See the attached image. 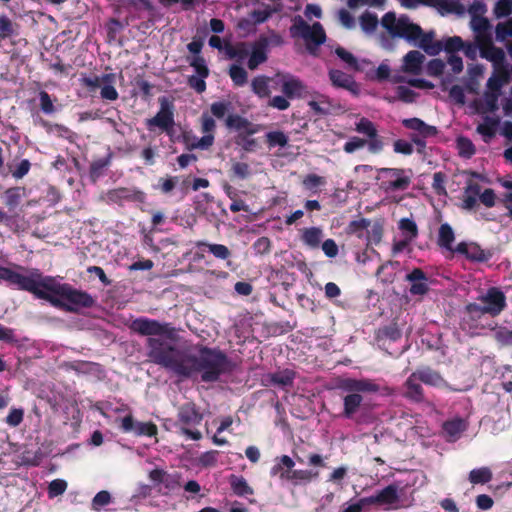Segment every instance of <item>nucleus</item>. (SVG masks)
I'll use <instances>...</instances> for the list:
<instances>
[{"label":"nucleus","instance_id":"obj_38","mask_svg":"<svg viewBox=\"0 0 512 512\" xmlns=\"http://www.w3.org/2000/svg\"><path fill=\"white\" fill-rule=\"evenodd\" d=\"M270 79L264 76H258L252 80V91L260 98L269 97L271 90L269 88Z\"/></svg>","mask_w":512,"mask_h":512},{"label":"nucleus","instance_id":"obj_20","mask_svg":"<svg viewBox=\"0 0 512 512\" xmlns=\"http://www.w3.org/2000/svg\"><path fill=\"white\" fill-rule=\"evenodd\" d=\"M455 252L465 255L468 259L473 261H486L490 254L484 251L478 244L474 242H462L459 243Z\"/></svg>","mask_w":512,"mask_h":512},{"label":"nucleus","instance_id":"obj_44","mask_svg":"<svg viewBox=\"0 0 512 512\" xmlns=\"http://www.w3.org/2000/svg\"><path fill=\"white\" fill-rule=\"evenodd\" d=\"M295 373L292 370L285 369L271 375V381L278 386L286 387L292 384Z\"/></svg>","mask_w":512,"mask_h":512},{"label":"nucleus","instance_id":"obj_15","mask_svg":"<svg viewBox=\"0 0 512 512\" xmlns=\"http://www.w3.org/2000/svg\"><path fill=\"white\" fill-rule=\"evenodd\" d=\"M173 125L174 116L172 106L163 100L161 102V108L159 112L153 118L147 120V126L149 129L158 127L162 131L169 133Z\"/></svg>","mask_w":512,"mask_h":512},{"label":"nucleus","instance_id":"obj_14","mask_svg":"<svg viewBox=\"0 0 512 512\" xmlns=\"http://www.w3.org/2000/svg\"><path fill=\"white\" fill-rule=\"evenodd\" d=\"M275 81L281 88L283 94L290 99L299 98L305 92V85L303 82L290 74H278Z\"/></svg>","mask_w":512,"mask_h":512},{"label":"nucleus","instance_id":"obj_30","mask_svg":"<svg viewBox=\"0 0 512 512\" xmlns=\"http://www.w3.org/2000/svg\"><path fill=\"white\" fill-rule=\"evenodd\" d=\"M402 124L411 130L417 131L420 136L427 138L437 134V129L434 126L426 124L419 118L404 119Z\"/></svg>","mask_w":512,"mask_h":512},{"label":"nucleus","instance_id":"obj_10","mask_svg":"<svg viewBox=\"0 0 512 512\" xmlns=\"http://www.w3.org/2000/svg\"><path fill=\"white\" fill-rule=\"evenodd\" d=\"M130 328L141 335L158 336L159 338L156 339L163 343L164 346L172 347L170 344L165 342V339H172L173 336V330L167 324H162L156 320L141 317L133 320ZM150 339L151 338H149L148 341ZM148 347L150 352L151 347L149 344ZM149 357L151 358L150 355Z\"/></svg>","mask_w":512,"mask_h":512},{"label":"nucleus","instance_id":"obj_29","mask_svg":"<svg viewBox=\"0 0 512 512\" xmlns=\"http://www.w3.org/2000/svg\"><path fill=\"white\" fill-rule=\"evenodd\" d=\"M424 55L416 50L408 52L403 58L402 69L404 72L418 74L422 69Z\"/></svg>","mask_w":512,"mask_h":512},{"label":"nucleus","instance_id":"obj_6","mask_svg":"<svg viewBox=\"0 0 512 512\" xmlns=\"http://www.w3.org/2000/svg\"><path fill=\"white\" fill-rule=\"evenodd\" d=\"M506 306V297L497 288H490L478 297V303L467 305L466 309L471 315L489 314L497 316Z\"/></svg>","mask_w":512,"mask_h":512},{"label":"nucleus","instance_id":"obj_33","mask_svg":"<svg viewBox=\"0 0 512 512\" xmlns=\"http://www.w3.org/2000/svg\"><path fill=\"white\" fill-rule=\"evenodd\" d=\"M499 122L498 116H485L483 122L477 126V132L487 140L495 135Z\"/></svg>","mask_w":512,"mask_h":512},{"label":"nucleus","instance_id":"obj_1","mask_svg":"<svg viewBox=\"0 0 512 512\" xmlns=\"http://www.w3.org/2000/svg\"><path fill=\"white\" fill-rule=\"evenodd\" d=\"M0 281L17 289L29 291L36 297L49 301L53 306L67 311H76L92 303L88 294L61 283L59 278L44 276L37 269L0 266Z\"/></svg>","mask_w":512,"mask_h":512},{"label":"nucleus","instance_id":"obj_7","mask_svg":"<svg viewBox=\"0 0 512 512\" xmlns=\"http://www.w3.org/2000/svg\"><path fill=\"white\" fill-rule=\"evenodd\" d=\"M290 32L292 36L302 38L311 53H314L315 49L326 39L324 29L320 23L316 22L309 25L301 17L294 20Z\"/></svg>","mask_w":512,"mask_h":512},{"label":"nucleus","instance_id":"obj_28","mask_svg":"<svg viewBox=\"0 0 512 512\" xmlns=\"http://www.w3.org/2000/svg\"><path fill=\"white\" fill-rule=\"evenodd\" d=\"M324 237L320 227H308L301 230V241L310 249H318Z\"/></svg>","mask_w":512,"mask_h":512},{"label":"nucleus","instance_id":"obj_48","mask_svg":"<svg viewBox=\"0 0 512 512\" xmlns=\"http://www.w3.org/2000/svg\"><path fill=\"white\" fill-rule=\"evenodd\" d=\"M369 506V500L367 497H364L357 501L350 500L344 503L339 512H362Z\"/></svg>","mask_w":512,"mask_h":512},{"label":"nucleus","instance_id":"obj_24","mask_svg":"<svg viewBox=\"0 0 512 512\" xmlns=\"http://www.w3.org/2000/svg\"><path fill=\"white\" fill-rule=\"evenodd\" d=\"M178 418L187 426H195L201 423L203 415L196 409L195 404L186 403L179 409Z\"/></svg>","mask_w":512,"mask_h":512},{"label":"nucleus","instance_id":"obj_47","mask_svg":"<svg viewBox=\"0 0 512 512\" xmlns=\"http://www.w3.org/2000/svg\"><path fill=\"white\" fill-rule=\"evenodd\" d=\"M496 40L504 42L508 38H512V17L507 21L500 22L495 27Z\"/></svg>","mask_w":512,"mask_h":512},{"label":"nucleus","instance_id":"obj_23","mask_svg":"<svg viewBox=\"0 0 512 512\" xmlns=\"http://www.w3.org/2000/svg\"><path fill=\"white\" fill-rule=\"evenodd\" d=\"M427 6L435 8L441 15L462 14L465 11L459 0H428Z\"/></svg>","mask_w":512,"mask_h":512},{"label":"nucleus","instance_id":"obj_18","mask_svg":"<svg viewBox=\"0 0 512 512\" xmlns=\"http://www.w3.org/2000/svg\"><path fill=\"white\" fill-rule=\"evenodd\" d=\"M369 505L392 507L398 503L399 495L395 486H387L378 493L367 497Z\"/></svg>","mask_w":512,"mask_h":512},{"label":"nucleus","instance_id":"obj_22","mask_svg":"<svg viewBox=\"0 0 512 512\" xmlns=\"http://www.w3.org/2000/svg\"><path fill=\"white\" fill-rule=\"evenodd\" d=\"M470 27L474 32L476 42H483L492 37L490 23L487 18L482 16L471 17Z\"/></svg>","mask_w":512,"mask_h":512},{"label":"nucleus","instance_id":"obj_8","mask_svg":"<svg viewBox=\"0 0 512 512\" xmlns=\"http://www.w3.org/2000/svg\"><path fill=\"white\" fill-rule=\"evenodd\" d=\"M381 25L391 36L401 37L407 41L420 33V26L412 23L407 16L397 17L393 12H388L383 16Z\"/></svg>","mask_w":512,"mask_h":512},{"label":"nucleus","instance_id":"obj_53","mask_svg":"<svg viewBox=\"0 0 512 512\" xmlns=\"http://www.w3.org/2000/svg\"><path fill=\"white\" fill-rule=\"evenodd\" d=\"M366 145L368 146L367 140L357 136H353L344 144L343 149L346 153L351 154L357 150L364 148Z\"/></svg>","mask_w":512,"mask_h":512},{"label":"nucleus","instance_id":"obj_55","mask_svg":"<svg viewBox=\"0 0 512 512\" xmlns=\"http://www.w3.org/2000/svg\"><path fill=\"white\" fill-rule=\"evenodd\" d=\"M464 47V41L459 36L449 37L444 41L443 49L449 54L460 51Z\"/></svg>","mask_w":512,"mask_h":512},{"label":"nucleus","instance_id":"obj_3","mask_svg":"<svg viewBox=\"0 0 512 512\" xmlns=\"http://www.w3.org/2000/svg\"><path fill=\"white\" fill-rule=\"evenodd\" d=\"M101 413L105 417L119 423V427L124 432H133L137 436L145 435L150 437L157 434L155 424L151 422H135L128 407L124 404H109L101 409Z\"/></svg>","mask_w":512,"mask_h":512},{"label":"nucleus","instance_id":"obj_34","mask_svg":"<svg viewBox=\"0 0 512 512\" xmlns=\"http://www.w3.org/2000/svg\"><path fill=\"white\" fill-rule=\"evenodd\" d=\"M415 376L427 385L435 387H442L445 385L444 379L437 372L432 371L429 368L419 369L415 372Z\"/></svg>","mask_w":512,"mask_h":512},{"label":"nucleus","instance_id":"obj_4","mask_svg":"<svg viewBox=\"0 0 512 512\" xmlns=\"http://www.w3.org/2000/svg\"><path fill=\"white\" fill-rule=\"evenodd\" d=\"M338 387L347 393L343 398V402L344 415L348 418L358 410L363 401L360 393L376 392L378 390V386L369 380L352 378L340 380Z\"/></svg>","mask_w":512,"mask_h":512},{"label":"nucleus","instance_id":"obj_13","mask_svg":"<svg viewBox=\"0 0 512 512\" xmlns=\"http://www.w3.org/2000/svg\"><path fill=\"white\" fill-rule=\"evenodd\" d=\"M355 130L368 138V151L370 153L378 154L383 150L384 141L378 135L376 126L372 121L364 117L359 119V121L355 124Z\"/></svg>","mask_w":512,"mask_h":512},{"label":"nucleus","instance_id":"obj_37","mask_svg":"<svg viewBox=\"0 0 512 512\" xmlns=\"http://www.w3.org/2000/svg\"><path fill=\"white\" fill-rule=\"evenodd\" d=\"M229 482L236 495L246 496L253 494V489L248 485L247 481L243 477L232 475Z\"/></svg>","mask_w":512,"mask_h":512},{"label":"nucleus","instance_id":"obj_43","mask_svg":"<svg viewBox=\"0 0 512 512\" xmlns=\"http://www.w3.org/2000/svg\"><path fill=\"white\" fill-rule=\"evenodd\" d=\"M308 105L319 114H328L332 108L329 98L324 95H319L315 99L310 100Z\"/></svg>","mask_w":512,"mask_h":512},{"label":"nucleus","instance_id":"obj_46","mask_svg":"<svg viewBox=\"0 0 512 512\" xmlns=\"http://www.w3.org/2000/svg\"><path fill=\"white\" fill-rule=\"evenodd\" d=\"M465 427V422L462 419L457 418L447 421L444 424L443 429L451 438H456L462 431H464Z\"/></svg>","mask_w":512,"mask_h":512},{"label":"nucleus","instance_id":"obj_62","mask_svg":"<svg viewBox=\"0 0 512 512\" xmlns=\"http://www.w3.org/2000/svg\"><path fill=\"white\" fill-rule=\"evenodd\" d=\"M347 476V467L340 466L333 470L329 475L328 481L336 484L340 488H343V480Z\"/></svg>","mask_w":512,"mask_h":512},{"label":"nucleus","instance_id":"obj_21","mask_svg":"<svg viewBox=\"0 0 512 512\" xmlns=\"http://www.w3.org/2000/svg\"><path fill=\"white\" fill-rule=\"evenodd\" d=\"M226 126L238 134H255L259 131L257 125L238 115H229L226 119Z\"/></svg>","mask_w":512,"mask_h":512},{"label":"nucleus","instance_id":"obj_32","mask_svg":"<svg viewBox=\"0 0 512 512\" xmlns=\"http://www.w3.org/2000/svg\"><path fill=\"white\" fill-rule=\"evenodd\" d=\"M25 196V189L21 187H13L7 189L3 195L2 200L3 203L9 210L15 209L21 202L22 198Z\"/></svg>","mask_w":512,"mask_h":512},{"label":"nucleus","instance_id":"obj_2","mask_svg":"<svg viewBox=\"0 0 512 512\" xmlns=\"http://www.w3.org/2000/svg\"><path fill=\"white\" fill-rule=\"evenodd\" d=\"M150 356L153 362L160 364L180 376L202 373L204 381H215L227 368L226 356L217 350L202 349L198 358L187 356L173 347L164 346L157 339H150Z\"/></svg>","mask_w":512,"mask_h":512},{"label":"nucleus","instance_id":"obj_59","mask_svg":"<svg viewBox=\"0 0 512 512\" xmlns=\"http://www.w3.org/2000/svg\"><path fill=\"white\" fill-rule=\"evenodd\" d=\"M325 184V178L316 174H309L303 180V185L308 190H315L316 188Z\"/></svg>","mask_w":512,"mask_h":512},{"label":"nucleus","instance_id":"obj_36","mask_svg":"<svg viewBox=\"0 0 512 512\" xmlns=\"http://www.w3.org/2000/svg\"><path fill=\"white\" fill-rule=\"evenodd\" d=\"M367 230V238L370 243L377 244L382 238V226L379 223L371 224L369 221L362 219L360 222L355 223Z\"/></svg>","mask_w":512,"mask_h":512},{"label":"nucleus","instance_id":"obj_5","mask_svg":"<svg viewBox=\"0 0 512 512\" xmlns=\"http://www.w3.org/2000/svg\"><path fill=\"white\" fill-rule=\"evenodd\" d=\"M508 81L506 71H494L486 83V89L481 100L476 101L475 111L479 114L493 113L498 110L501 90Z\"/></svg>","mask_w":512,"mask_h":512},{"label":"nucleus","instance_id":"obj_50","mask_svg":"<svg viewBox=\"0 0 512 512\" xmlns=\"http://www.w3.org/2000/svg\"><path fill=\"white\" fill-rule=\"evenodd\" d=\"M457 149L459 154L465 158H470L475 153L472 141L466 137H459L457 139Z\"/></svg>","mask_w":512,"mask_h":512},{"label":"nucleus","instance_id":"obj_16","mask_svg":"<svg viewBox=\"0 0 512 512\" xmlns=\"http://www.w3.org/2000/svg\"><path fill=\"white\" fill-rule=\"evenodd\" d=\"M480 44V56L493 63L495 71H504L501 66L505 60V52L503 49L493 44L492 37L478 42Z\"/></svg>","mask_w":512,"mask_h":512},{"label":"nucleus","instance_id":"obj_61","mask_svg":"<svg viewBox=\"0 0 512 512\" xmlns=\"http://www.w3.org/2000/svg\"><path fill=\"white\" fill-rule=\"evenodd\" d=\"M251 134H238L236 137V144L241 146L246 152H251L256 147V141L250 138Z\"/></svg>","mask_w":512,"mask_h":512},{"label":"nucleus","instance_id":"obj_11","mask_svg":"<svg viewBox=\"0 0 512 512\" xmlns=\"http://www.w3.org/2000/svg\"><path fill=\"white\" fill-rule=\"evenodd\" d=\"M149 479L162 495H170L181 487V475L177 472L153 469L149 472Z\"/></svg>","mask_w":512,"mask_h":512},{"label":"nucleus","instance_id":"obj_56","mask_svg":"<svg viewBox=\"0 0 512 512\" xmlns=\"http://www.w3.org/2000/svg\"><path fill=\"white\" fill-rule=\"evenodd\" d=\"M233 175L239 179H246L251 174L250 166L244 162L234 161L231 166Z\"/></svg>","mask_w":512,"mask_h":512},{"label":"nucleus","instance_id":"obj_19","mask_svg":"<svg viewBox=\"0 0 512 512\" xmlns=\"http://www.w3.org/2000/svg\"><path fill=\"white\" fill-rule=\"evenodd\" d=\"M294 466L295 462L290 456L282 455L275 458L270 474L278 477L281 481L289 482Z\"/></svg>","mask_w":512,"mask_h":512},{"label":"nucleus","instance_id":"obj_41","mask_svg":"<svg viewBox=\"0 0 512 512\" xmlns=\"http://www.w3.org/2000/svg\"><path fill=\"white\" fill-rule=\"evenodd\" d=\"M289 482L293 485H300L303 483L310 482L311 480L318 477V472H312L310 470H295L292 468Z\"/></svg>","mask_w":512,"mask_h":512},{"label":"nucleus","instance_id":"obj_58","mask_svg":"<svg viewBox=\"0 0 512 512\" xmlns=\"http://www.w3.org/2000/svg\"><path fill=\"white\" fill-rule=\"evenodd\" d=\"M111 502V495L108 491L98 492L92 500V508L99 511Z\"/></svg>","mask_w":512,"mask_h":512},{"label":"nucleus","instance_id":"obj_64","mask_svg":"<svg viewBox=\"0 0 512 512\" xmlns=\"http://www.w3.org/2000/svg\"><path fill=\"white\" fill-rule=\"evenodd\" d=\"M499 181L501 185L507 189V193L505 194V204L510 215L512 216V181L509 179H500Z\"/></svg>","mask_w":512,"mask_h":512},{"label":"nucleus","instance_id":"obj_12","mask_svg":"<svg viewBox=\"0 0 512 512\" xmlns=\"http://www.w3.org/2000/svg\"><path fill=\"white\" fill-rule=\"evenodd\" d=\"M268 45L269 40L261 37L251 45L250 49L245 44H240L237 46V50L240 54H249L248 67L254 70L258 65L266 61Z\"/></svg>","mask_w":512,"mask_h":512},{"label":"nucleus","instance_id":"obj_39","mask_svg":"<svg viewBox=\"0 0 512 512\" xmlns=\"http://www.w3.org/2000/svg\"><path fill=\"white\" fill-rule=\"evenodd\" d=\"M398 228L401 235L408 240H414L418 235V228L416 223L410 218H402L398 223Z\"/></svg>","mask_w":512,"mask_h":512},{"label":"nucleus","instance_id":"obj_63","mask_svg":"<svg viewBox=\"0 0 512 512\" xmlns=\"http://www.w3.org/2000/svg\"><path fill=\"white\" fill-rule=\"evenodd\" d=\"M40 107L45 114H52L55 112V107L49 94L45 91L39 93Z\"/></svg>","mask_w":512,"mask_h":512},{"label":"nucleus","instance_id":"obj_57","mask_svg":"<svg viewBox=\"0 0 512 512\" xmlns=\"http://www.w3.org/2000/svg\"><path fill=\"white\" fill-rule=\"evenodd\" d=\"M266 138L270 146L284 147L288 143V137L281 131L269 132Z\"/></svg>","mask_w":512,"mask_h":512},{"label":"nucleus","instance_id":"obj_45","mask_svg":"<svg viewBox=\"0 0 512 512\" xmlns=\"http://www.w3.org/2000/svg\"><path fill=\"white\" fill-rule=\"evenodd\" d=\"M492 478V473L489 468L481 467L473 469L469 474V480L472 484H485Z\"/></svg>","mask_w":512,"mask_h":512},{"label":"nucleus","instance_id":"obj_31","mask_svg":"<svg viewBox=\"0 0 512 512\" xmlns=\"http://www.w3.org/2000/svg\"><path fill=\"white\" fill-rule=\"evenodd\" d=\"M480 195V186L470 182L462 196V208L472 210L476 207Z\"/></svg>","mask_w":512,"mask_h":512},{"label":"nucleus","instance_id":"obj_49","mask_svg":"<svg viewBox=\"0 0 512 512\" xmlns=\"http://www.w3.org/2000/svg\"><path fill=\"white\" fill-rule=\"evenodd\" d=\"M197 246H206L210 253L214 255V257L218 259H227L230 256L229 249L222 244H209L205 242L197 243Z\"/></svg>","mask_w":512,"mask_h":512},{"label":"nucleus","instance_id":"obj_51","mask_svg":"<svg viewBox=\"0 0 512 512\" xmlns=\"http://www.w3.org/2000/svg\"><path fill=\"white\" fill-rule=\"evenodd\" d=\"M68 487V484L63 479H55L48 485V496L49 498H55L62 495Z\"/></svg>","mask_w":512,"mask_h":512},{"label":"nucleus","instance_id":"obj_40","mask_svg":"<svg viewBox=\"0 0 512 512\" xmlns=\"http://www.w3.org/2000/svg\"><path fill=\"white\" fill-rule=\"evenodd\" d=\"M359 21L362 31L367 35L373 34L379 24L377 16L371 12L363 13Z\"/></svg>","mask_w":512,"mask_h":512},{"label":"nucleus","instance_id":"obj_25","mask_svg":"<svg viewBox=\"0 0 512 512\" xmlns=\"http://www.w3.org/2000/svg\"><path fill=\"white\" fill-rule=\"evenodd\" d=\"M329 77L334 86L344 88L353 94L359 92L358 85L350 75L334 69L329 72Z\"/></svg>","mask_w":512,"mask_h":512},{"label":"nucleus","instance_id":"obj_42","mask_svg":"<svg viewBox=\"0 0 512 512\" xmlns=\"http://www.w3.org/2000/svg\"><path fill=\"white\" fill-rule=\"evenodd\" d=\"M418 377L415 376V372L406 381V396L414 401L422 400V389L417 383Z\"/></svg>","mask_w":512,"mask_h":512},{"label":"nucleus","instance_id":"obj_17","mask_svg":"<svg viewBox=\"0 0 512 512\" xmlns=\"http://www.w3.org/2000/svg\"><path fill=\"white\" fill-rule=\"evenodd\" d=\"M408 41L414 43L432 56L439 54L443 50V43L434 40V33H423L421 28L420 33L415 38L409 39Z\"/></svg>","mask_w":512,"mask_h":512},{"label":"nucleus","instance_id":"obj_26","mask_svg":"<svg viewBox=\"0 0 512 512\" xmlns=\"http://www.w3.org/2000/svg\"><path fill=\"white\" fill-rule=\"evenodd\" d=\"M113 80L114 75L107 74L101 78H96L95 83L89 82V85L98 86L103 99L114 101L118 98V92L113 85Z\"/></svg>","mask_w":512,"mask_h":512},{"label":"nucleus","instance_id":"obj_60","mask_svg":"<svg viewBox=\"0 0 512 512\" xmlns=\"http://www.w3.org/2000/svg\"><path fill=\"white\" fill-rule=\"evenodd\" d=\"M214 143V134H204L201 138H195L190 144L193 149L206 150Z\"/></svg>","mask_w":512,"mask_h":512},{"label":"nucleus","instance_id":"obj_35","mask_svg":"<svg viewBox=\"0 0 512 512\" xmlns=\"http://www.w3.org/2000/svg\"><path fill=\"white\" fill-rule=\"evenodd\" d=\"M454 240L455 235L452 227L447 223L442 224L439 228L438 244L448 251H455L453 249Z\"/></svg>","mask_w":512,"mask_h":512},{"label":"nucleus","instance_id":"obj_52","mask_svg":"<svg viewBox=\"0 0 512 512\" xmlns=\"http://www.w3.org/2000/svg\"><path fill=\"white\" fill-rule=\"evenodd\" d=\"M496 18H503L512 13V0H498L494 6Z\"/></svg>","mask_w":512,"mask_h":512},{"label":"nucleus","instance_id":"obj_9","mask_svg":"<svg viewBox=\"0 0 512 512\" xmlns=\"http://www.w3.org/2000/svg\"><path fill=\"white\" fill-rule=\"evenodd\" d=\"M380 188L387 194L408 189L411 184V172L398 168H381L378 171Z\"/></svg>","mask_w":512,"mask_h":512},{"label":"nucleus","instance_id":"obj_27","mask_svg":"<svg viewBox=\"0 0 512 512\" xmlns=\"http://www.w3.org/2000/svg\"><path fill=\"white\" fill-rule=\"evenodd\" d=\"M406 279L411 282V294L424 295L428 291L427 277L422 270L414 269Z\"/></svg>","mask_w":512,"mask_h":512},{"label":"nucleus","instance_id":"obj_54","mask_svg":"<svg viewBox=\"0 0 512 512\" xmlns=\"http://www.w3.org/2000/svg\"><path fill=\"white\" fill-rule=\"evenodd\" d=\"M229 74L233 82L238 86L244 85L247 81V72L238 65H232Z\"/></svg>","mask_w":512,"mask_h":512}]
</instances>
